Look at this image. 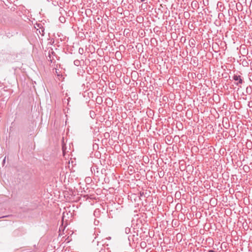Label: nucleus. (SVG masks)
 Masks as SVG:
<instances>
[{
    "instance_id": "obj_1",
    "label": "nucleus",
    "mask_w": 252,
    "mask_h": 252,
    "mask_svg": "<svg viewBox=\"0 0 252 252\" xmlns=\"http://www.w3.org/2000/svg\"><path fill=\"white\" fill-rule=\"evenodd\" d=\"M233 79L236 81L235 83L237 86H239L240 84H242L243 83V80L241 78L240 75H234L233 76Z\"/></svg>"
},
{
    "instance_id": "obj_2",
    "label": "nucleus",
    "mask_w": 252,
    "mask_h": 252,
    "mask_svg": "<svg viewBox=\"0 0 252 252\" xmlns=\"http://www.w3.org/2000/svg\"><path fill=\"white\" fill-rule=\"evenodd\" d=\"M38 31H39V33L40 34H41L42 36L44 35V29L43 28H40V29L38 30Z\"/></svg>"
},
{
    "instance_id": "obj_3",
    "label": "nucleus",
    "mask_w": 252,
    "mask_h": 252,
    "mask_svg": "<svg viewBox=\"0 0 252 252\" xmlns=\"http://www.w3.org/2000/svg\"><path fill=\"white\" fill-rule=\"evenodd\" d=\"M80 61L78 60H76L74 61V65L76 66H79L80 65Z\"/></svg>"
},
{
    "instance_id": "obj_4",
    "label": "nucleus",
    "mask_w": 252,
    "mask_h": 252,
    "mask_svg": "<svg viewBox=\"0 0 252 252\" xmlns=\"http://www.w3.org/2000/svg\"><path fill=\"white\" fill-rule=\"evenodd\" d=\"M130 232V228L129 227H126L125 228V233L127 234Z\"/></svg>"
},
{
    "instance_id": "obj_5",
    "label": "nucleus",
    "mask_w": 252,
    "mask_h": 252,
    "mask_svg": "<svg viewBox=\"0 0 252 252\" xmlns=\"http://www.w3.org/2000/svg\"><path fill=\"white\" fill-rule=\"evenodd\" d=\"M70 97H68L67 99H66V100L65 99V98L63 100V103L65 104L66 103H67V105H68V103H69V100H70Z\"/></svg>"
},
{
    "instance_id": "obj_6",
    "label": "nucleus",
    "mask_w": 252,
    "mask_h": 252,
    "mask_svg": "<svg viewBox=\"0 0 252 252\" xmlns=\"http://www.w3.org/2000/svg\"><path fill=\"white\" fill-rule=\"evenodd\" d=\"M83 52V49L81 48H79V53L82 54V53Z\"/></svg>"
},
{
    "instance_id": "obj_7",
    "label": "nucleus",
    "mask_w": 252,
    "mask_h": 252,
    "mask_svg": "<svg viewBox=\"0 0 252 252\" xmlns=\"http://www.w3.org/2000/svg\"><path fill=\"white\" fill-rule=\"evenodd\" d=\"M9 216V215L3 216L0 217V218H7V217H8Z\"/></svg>"
},
{
    "instance_id": "obj_8",
    "label": "nucleus",
    "mask_w": 252,
    "mask_h": 252,
    "mask_svg": "<svg viewBox=\"0 0 252 252\" xmlns=\"http://www.w3.org/2000/svg\"><path fill=\"white\" fill-rule=\"evenodd\" d=\"M5 159H6V157H5L3 159V161H2L3 164H4L5 163Z\"/></svg>"
},
{
    "instance_id": "obj_9",
    "label": "nucleus",
    "mask_w": 252,
    "mask_h": 252,
    "mask_svg": "<svg viewBox=\"0 0 252 252\" xmlns=\"http://www.w3.org/2000/svg\"><path fill=\"white\" fill-rule=\"evenodd\" d=\"M208 252H215L213 250H210L208 251Z\"/></svg>"
},
{
    "instance_id": "obj_10",
    "label": "nucleus",
    "mask_w": 252,
    "mask_h": 252,
    "mask_svg": "<svg viewBox=\"0 0 252 252\" xmlns=\"http://www.w3.org/2000/svg\"><path fill=\"white\" fill-rule=\"evenodd\" d=\"M141 2L144 1L145 0H140Z\"/></svg>"
}]
</instances>
